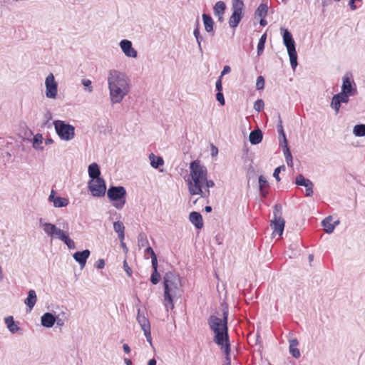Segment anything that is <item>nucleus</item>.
<instances>
[{
  "mask_svg": "<svg viewBox=\"0 0 365 365\" xmlns=\"http://www.w3.org/2000/svg\"><path fill=\"white\" fill-rule=\"evenodd\" d=\"M189 168L190 175L187 181L190 194L199 195L202 197L209 196V188L214 187L215 183L207 179V168L199 160L190 163Z\"/></svg>",
  "mask_w": 365,
  "mask_h": 365,
  "instance_id": "obj_1",
  "label": "nucleus"
},
{
  "mask_svg": "<svg viewBox=\"0 0 365 365\" xmlns=\"http://www.w3.org/2000/svg\"><path fill=\"white\" fill-rule=\"evenodd\" d=\"M108 86L110 100L113 103H120L129 91L127 78L124 74L116 71L110 72Z\"/></svg>",
  "mask_w": 365,
  "mask_h": 365,
  "instance_id": "obj_2",
  "label": "nucleus"
},
{
  "mask_svg": "<svg viewBox=\"0 0 365 365\" xmlns=\"http://www.w3.org/2000/svg\"><path fill=\"white\" fill-rule=\"evenodd\" d=\"M223 319L212 315L208 319V324L210 329L215 332V342L221 346L224 351L226 344H230L227 334V317L228 309L224 308L222 312Z\"/></svg>",
  "mask_w": 365,
  "mask_h": 365,
  "instance_id": "obj_3",
  "label": "nucleus"
},
{
  "mask_svg": "<svg viewBox=\"0 0 365 365\" xmlns=\"http://www.w3.org/2000/svg\"><path fill=\"white\" fill-rule=\"evenodd\" d=\"M164 299L163 304L166 309L174 308L173 297L180 287V278L178 274L169 272L163 277Z\"/></svg>",
  "mask_w": 365,
  "mask_h": 365,
  "instance_id": "obj_4",
  "label": "nucleus"
},
{
  "mask_svg": "<svg viewBox=\"0 0 365 365\" xmlns=\"http://www.w3.org/2000/svg\"><path fill=\"white\" fill-rule=\"evenodd\" d=\"M108 199L118 210L122 209L126 202V190L123 186H111L107 191Z\"/></svg>",
  "mask_w": 365,
  "mask_h": 365,
  "instance_id": "obj_5",
  "label": "nucleus"
},
{
  "mask_svg": "<svg viewBox=\"0 0 365 365\" xmlns=\"http://www.w3.org/2000/svg\"><path fill=\"white\" fill-rule=\"evenodd\" d=\"M282 207L277 204L274 205V219L271 221L270 226L273 230L272 235H278L279 237L282 235L285 221L282 217Z\"/></svg>",
  "mask_w": 365,
  "mask_h": 365,
  "instance_id": "obj_6",
  "label": "nucleus"
},
{
  "mask_svg": "<svg viewBox=\"0 0 365 365\" xmlns=\"http://www.w3.org/2000/svg\"><path fill=\"white\" fill-rule=\"evenodd\" d=\"M56 131L58 136L64 140H70L74 138L75 128L62 120H56L53 123Z\"/></svg>",
  "mask_w": 365,
  "mask_h": 365,
  "instance_id": "obj_7",
  "label": "nucleus"
},
{
  "mask_svg": "<svg viewBox=\"0 0 365 365\" xmlns=\"http://www.w3.org/2000/svg\"><path fill=\"white\" fill-rule=\"evenodd\" d=\"M232 14L230 17L229 24L232 28L237 26L243 16L244 3L242 0H233L232 4Z\"/></svg>",
  "mask_w": 365,
  "mask_h": 365,
  "instance_id": "obj_8",
  "label": "nucleus"
},
{
  "mask_svg": "<svg viewBox=\"0 0 365 365\" xmlns=\"http://www.w3.org/2000/svg\"><path fill=\"white\" fill-rule=\"evenodd\" d=\"M88 189L94 197H103L106 192V185L103 178L91 179L88 182Z\"/></svg>",
  "mask_w": 365,
  "mask_h": 365,
  "instance_id": "obj_9",
  "label": "nucleus"
},
{
  "mask_svg": "<svg viewBox=\"0 0 365 365\" xmlns=\"http://www.w3.org/2000/svg\"><path fill=\"white\" fill-rule=\"evenodd\" d=\"M277 130H278V132L279 133V134L283 138V142L282 143V146L283 148V153H284V157L286 158L287 163L289 166L292 167L293 165L292 156L291 152L289 150V148L288 147V142H287V140L284 131L282 122L281 120H279V123L277 125Z\"/></svg>",
  "mask_w": 365,
  "mask_h": 365,
  "instance_id": "obj_10",
  "label": "nucleus"
},
{
  "mask_svg": "<svg viewBox=\"0 0 365 365\" xmlns=\"http://www.w3.org/2000/svg\"><path fill=\"white\" fill-rule=\"evenodd\" d=\"M46 96L48 98H53L57 94V83L55 81L54 76L50 73L46 78Z\"/></svg>",
  "mask_w": 365,
  "mask_h": 365,
  "instance_id": "obj_11",
  "label": "nucleus"
},
{
  "mask_svg": "<svg viewBox=\"0 0 365 365\" xmlns=\"http://www.w3.org/2000/svg\"><path fill=\"white\" fill-rule=\"evenodd\" d=\"M137 320L144 331V334L147 339V341L150 344H151L152 337L150 331V324L149 320L144 315L140 314V309H138Z\"/></svg>",
  "mask_w": 365,
  "mask_h": 365,
  "instance_id": "obj_12",
  "label": "nucleus"
},
{
  "mask_svg": "<svg viewBox=\"0 0 365 365\" xmlns=\"http://www.w3.org/2000/svg\"><path fill=\"white\" fill-rule=\"evenodd\" d=\"M351 96L349 93L341 92L333 96L331 99V106L336 113H337L340 108L341 103H347L349 101V97Z\"/></svg>",
  "mask_w": 365,
  "mask_h": 365,
  "instance_id": "obj_13",
  "label": "nucleus"
},
{
  "mask_svg": "<svg viewBox=\"0 0 365 365\" xmlns=\"http://www.w3.org/2000/svg\"><path fill=\"white\" fill-rule=\"evenodd\" d=\"M120 48L124 53L132 58L137 56V51L132 47V43L128 40H122L120 43Z\"/></svg>",
  "mask_w": 365,
  "mask_h": 365,
  "instance_id": "obj_14",
  "label": "nucleus"
},
{
  "mask_svg": "<svg viewBox=\"0 0 365 365\" xmlns=\"http://www.w3.org/2000/svg\"><path fill=\"white\" fill-rule=\"evenodd\" d=\"M283 41L287 47V51H294V50H296L295 43L292 36L287 29L284 30Z\"/></svg>",
  "mask_w": 365,
  "mask_h": 365,
  "instance_id": "obj_15",
  "label": "nucleus"
},
{
  "mask_svg": "<svg viewBox=\"0 0 365 365\" xmlns=\"http://www.w3.org/2000/svg\"><path fill=\"white\" fill-rule=\"evenodd\" d=\"M89 255L90 251L88 250H85L82 252H76L74 253L73 258L79 263L81 267H83Z\"/></svg>",
  "mask_w": 365,
  "mask_h": 365,
  "instance_id": "obj_16",
  "label": "nucleus"
},
{
  "mask_svg": "<svg viewBox=\"0 0 365 365\" xmlns=\"http://www.w3.org/2000/svg\"><path fill=\"white\" fill-rule=\"evenodd\" d=\"M341 91L349 93L351 96H354L356 93V89L352 87V82L351 81L350 77L348 76H345L343 78Z\"/></svg>",
  "mask_w": 365,
  "mask_h": 365,
  "instance_id": "obj_17",
  "label": "nucleus"
},
{
  "mask_svg": "<svg viewBox=\"0 0 365 365\" xmlns=\"http://www.w3.org/2000/svg\"><path fill=\"white\" fill-rule=\"evenodd\" d=\"M53 193L54 191L52 190L51 195H49V200L53 202L54 207H62L68 205V200L67 198L61 197H54Z\"/></svg>",
  "mask_w": 365,
  "mask_h": 365,
  "instance_id": "obj_18",
  "label": "nucleus"
},
{
  "mask_svg": "<svg viewBox=\"0 0 365 365\" xmlns=\"http://www.w3.org/2000/svg\"><path fill=\"white\" fill-rule=\"evenodd\" d=\"M190 222L197 228L201 229L203 227L202 217L200 213L192 212L189 215Z\"/></svg>",
  "mask_w": 365,
  "mask_h": 365,
  "instance_id": "obj_19",
  "label": "nucleus"
},
{
  "mask_svg": "<svg viewBox=\"0 0 365 365\" xmlns=\"http://www.w3.org/2000/svg\"><path fill=\"white\" fill-rule=\"evenodd\" d=\"M55 322H56V318L51 313H48V312L45 313L41 317V324L45 327H48V328L51 327L54 324Z\"/></svg>",
  "mask_w": 365,
  "mask_h": 365,
  "instance_id": "obj_20",
  "label": "nucleus"
},
{
  "mask_svg": "<svg viewBox=\"0 0 365 365\" xmlns=\"http://www.w3.org/2000/svg\"><path fill=\"white\" fill-rule=\"evenodd\" d=\"M37 301V297L36 292L33 289H31L29 291L28 297L25 299L24 303L26 304L27 307L29 308V311H31L34 305L36 304Z\"/></svg>",
  "mask_w": 365,
  "mask_h": 365,
  "instance_id": "obj_21",
  "label": "nucleus"
},
{
  "mask_svg": "<svg viewBox=\"0 0 365 365\" xmlns=\"http://www.w3.org/2000/svg\"><path fill=\"white\" fill-rule=\"evenodd\" d=\"M226 6L223 1H217L214 6V14L218 17L219 21L222 20V16L225 13Z\"/></svg>",
  "mask_w": 365,
  "mask_h": 365,
  "instance_id": "obj_22",
  "label": "nucleus"
},
{
  "mask_svg": "<svg viewBox=\"0 0 365 365\" xmlns=\"http://www.w3.org/2000/svg\"><path fill=\"white\" fill-rule=\"evenodd\" d=\"M249 138L252 144L257 145L262 140V133L260 130H254L250 133Z\"/></svg>",
  "mask_w": 365,
  "mask_h": 365,
  "instance_id": "obj_23",
  "label": "nucleus"
},
{
  "mask_svg": "<svg viewBox=\"0 0 365 365\" xmlns=\"http://www.w3.org/2000/svg\"><path fill=\"white\" fill-rule=\"evenodd\" d=\"M298 344V341L296 339L289 341V351L295 359L299 358L301 355L300 351L297 348Z\"/></svg>",
  "mask_w": 365,
  "mask_h": 365,
  "instance_id": "obj_24",
  "label": "nucleus"
},
{
  "mask_svg": "<svg viewBox=\"0 0 365 365\" xmlns=\"http://www.w3.org/2000/svg\"><path fill=\"white\" fill-rule=\"evenodd\" d=\"M331 222H332L331 216L327 217L322 222L324 230L327 233H329V234L331 233L335 228V225H333Z\"/></svg>",
  "mask_w": 365,
  "mask_h": 365,
  "instance_id": "obj_25",
  "label": "nucleus"
},
{
  "mask_svg": "<svg viewBox=\"0 0 365 365\" xmlns=\"http://www.w3.org/2000/svg\"><path fill=\"white\" fill-rule=\"evenodd\" d=\"M100 174L101 171L96 163H93L88 166V175L91 179L101 178Z\"/></svg>",
  "mask_w": 365,
  "mask_h": 365,
  "instance_id": "obj_26",
  "label": "nucleus"
},
{
  "mask_svg": "<svg viewBox=\"0 0 365 365\" xmlns=\"http://www.w3.org/2000/svg\"><path fill=\"white\" fill-rule=\"evenodd\" d=\"M5 324H6L9 330L13 334L17 332L19 329L17 324L14 321L12 316H9L5 318Z\"/></svg>",
  "mask_w": 365,
  "mask_h": 365,
  "instance_id": "obj_27",
  "label": "nucleus"
},
{
  "mask_svg": "<svg viewBox=\"0 0 365 365\" xmlns=\"http://www.w3.org/2000/svg\"><path fill=\"white\" fill-rule=\"evenodd\" d=\"M113 229L118 233V237L120 240L122 242L124 240L125 237V227L123 222L120 221L115 222L113 223Z\"/></svg>",
  "mask_w": 365,
  "mask_h": 365,
  "instance_id": "obj_28",
  "label": "nucleus"
},
{
  "mask_svg": "<svg viewBox=\"0 0 365 365\" xmlns=\"http://www.w3.org/2000/svg\"><path fill=\"white\" fill-rule=\"evenodd\" d=\"M202 20L205 25V29L207 32L213 31V20L209 15L206 14H202Z\"/></svg>",
  "mask_w": 365,
  "mask_h": 365,
  "instance_id": "obj_29",
  "label": "nucleus"
},
{
  "mask_svg": "<svg viewBox=\"0 0 365 365\" xmlns=\"http://www.w3.org/2000/svg\"><path fill=\"white\" fill-rule=\"evenodd\" d=\"M149 159L150 160L151 166L154 168H158V167L164 164V160L163 158L155 156L153 153H151L149 155Z\"/></svg>",
  "mask_w": 365,
  "mask_h": 365,
  "instance_id": "obj_30",
  "label": "nucleus"
},
{
  "mask_svg": "<svg viewBox=\"0 0 365 365\" xmlns=\"http://www.w3.org/2000/svg\"><path fill=\"white\" fill-rule=\"evenodd\" d=\"M267 6L264 4H261L257 9L255 11V15L261 18H264L267 14Z\"/></svg>",
  "mask_w": 365,
  "mask_h": 365,
  "instance_id": "obj_31",
  "label": "nucleus"
},
{
  "mask_svg": "<svg viewBox=\"0 0 365 365\" xmlns=\"http://www.w3.org/2000/svg\"><path fill=\"white\" fill-rule=\"evenodd\" d=\"M353 133L356 136L365 135V124L356 125L354 127Z\"/></svg>",
  "mask_w": 365,
  "mask_h": 365,
  "instance_id": "obj_32",
  "label": "nucleus"
},
{
  "mask_svg": "<svg viewBox=\"0 0 365 365\" xmlns=\"http://www.w3.org/2000/svg\"><path fill=\"white\" fill-rule=\"evenodd\" d=\"M56 228L55 225L51 223L43 224V230L48 235L53 236L56 231Z\"/></svg>",
  "mask_w": 365,
  "mask_h": 365,
  "instance_id": "obj_33",
  "label": "nucleus"
},
{
  "mask_svg": "<svg viewBox=\"0 0 365 365\" xmlns=\"http://www.w3.org/2000/svg\"><path fill=\"white\" fill-rule=\"evenodd\" d=\"M266 39H267V34H264L260 37L258 44H257V54L258 55H261L262 53V52L264 51Z\"/></svg>",
  "mask_w": 365,
  "mask_h": 365,
  "instance_id": "obj_34",
  "label": "nucleus"
},
{
  "mask_svg": "<svg viewBox=\"0 0 365 365\" xmlns=\"http://www.w3.org/2000/svg\"><path fill=\"white\" fill-rule=\"evenodd\" d=\"M296 183L298 185L307 187L308 185H311V181L304 178L303 175H299L296 178Z\"/></svg>",
  "mask_w": 365,
  "mask_h": 365,
  "instance_id": "obj_35",
  "label": "nucleus"
},
{
  "mask_svg": "<svg viewBox=\"0 0 365 365\" xmlns=\"http://www.w3.org/2000/svg\"><path fill=\"white\" fill-rule=\"evenodd\" d=\"M288 54L289 56L290 64L293 68H294L297 65V54L296 50L294 51H288Z\"/></svg>",
  "mask_w": 365,
  "mask_h": 365,
  "instance_id": "obj_36",
  "label": "nucleus"
},
{
  "mask_svg": "<svg viewBox=\"0 0 365 365\" xmlns=\"http://www.w3.org/2000/svg\"><path fill=\"white\" fill-rule=\"evenodd\" d=\"M225 354V361L223 365H231V359H230V344H226L225 346V349L223 351Z\"/></svg>",
  "mask_w": 365,
  "mask_h": 365,
  "instance_id": "obj_37",
  "label": "nucleus"
},
{
  "mask_svg": "<svg viewBox=\"0 0 365 365\" xmlns=\"http://www.w3.org/2000/svg\"><path fill=\"white\" fill-rule=\"evenodd\" d=\"M138 246L140 247H145L148 245V240L144 233H140L138 237Z\"/></svg>",
  "mask_w": 365,
  "mask_h": 365,
  "instance_id": "obj_38",
  "label": "nucleus"
},
{
  "mask_svg": "<svg viewBox=\"0 0 365 365\" xmlns=\"http://www.w3.org/2000/svg\"><path fill=\"white\" fill-rule=\"evenodd\" d=\"M160 273L158 272V270H153V272L151 274V277H150L151 282L153 284H157L160 282Z\"/></svg>",
  "mask_w": 365,
  "mask_h": 365,
  "instance_id": "obj_39",
  "label": "nucleus"
},
{
  "mask_svg": "<svg viewBox=\"0 0 365 365\" xmlns=\"http://www.w3.org/2000/svg\"><path fill=\"white\" fill-rule=\"evenodd\" d=\"M264 87V78L263 76H259L257 78L256 88L257 90H262Z\"/></svg>",
  "mask_w": 365,
  "mask_h": 365,
  "instance_id": "obj_40",
  "label": "nucleus"
},
{
  "mask_svg": "<svg viewBox=\"0 0 365 365\" xmlns=\"http://www.w3.org/2000/svg\"><path fill=\"white\" fill-rule=\"evenodd\" d=\"M264 106V103L262 99H258L254 103V108L258 112L263 110Z\"/></svg>",
  "mask_w": 365,
  "mask_h": 365,
  "instance_id": "obj_41",
  "label": "nucleus"
},
{
  "mask_svg": "<svg viewBox=\"0 0 365 365\" xmlns=\"http://www.w3.org/2000/svg\"><path fill=\"white\" fill-rule=\"evenodd\" d=\"M69 249H74L75 248V243L69 237L68 235L66 237H64V239L62 240Z\"/></svg>",
  "mask_w": 365,
  "mask_h": 365,
  "instance_id": "obj_42",
  "label": "nucleus"
},
{
  "mask_svg": "<svg viewBox=\"0 0 365 365\" xmlns=\"http://www.w3.org/2000/svg\"><path fill=\"white\" fill-rule=\"evenodd\" d=\"M54 235L61 240H63L64 239V237L68 235V233L62 231L58 228H56V231L54 232Z\"/></svg>",
  "mask_w": 365,
  "mask_h": 365,
  "instance_id": "obj_43",
  "label": "nucleus"
},
{
  "mask_svg": "<svg viewBox=\"0 0 365 365\" xmlns=\"http://www.w3.org/2000/svg\"><path fill=\"white\" fill-rule=\"evenodd\" d=\"M148 255L150 256V258L156 257L155 252L151 247H148L145 250V257L148 259Z\"/></svg>",
  "mask_w": 365,
  "mask_h": 365,
  "instance_id": "obj_44",
  "label": "nucleus"
},
{
  "mask_svg": "<svg viewBox=\"0 0 365 365\" xmlns=\"http://www.w3.org/2000/svg\"><path fill=\"white\" fill-rule=\"evenodd\" d=\"M42 136L40 135H36L34 138V148H37L38 146H39L41 143H42Z\"/></svg>",
  "mask_w": 365,
  "mask_h": 365,
  "instance_id": "obj_45",
  "label": "nucleus"
},
{
  "mask_svg": "<svg viewBox=\"0 0 365 365\" xmlns=\"http://www.w3.org/2000/svg\"><path fill=\"white\" fill-rule=\"evenodd\" d=\"M259 184L261 190H263L267 186V181L262 175L259 177Z\"/></svg>",
  "mask_w": 365,
  "mask_h": 365,
  "instance_id": "obj_46",
  "label": "nucleus"
},
{
  "mask_svg": "<svg viewBox=\"0 0 365 365\" xmlns=\"http://www.w3.org/2000/svg\"><path fill=\"white\" fill-rule=\"evenodd\" d=\"M282 168L284 169V166L282 165V166L277 167V168H275L274 173H273V176L275 178V179L278 182L280 180L279 175V173H280Z\"/></svg>",
  "mask_w": 365,
  "mask_h": 365,
  "instance_id": "obj_47",
  "label": "nucleus"
},
{
  "mask_svg": "<svg viewBox=\"0 0 365 365\" xmlns=\"http://www.w3.org/2000/svg\"><path fill=\"white\" fill-rule=\"evenodd\" d=\"M82 83L86 88H88V91L89 92H91L93 91V88L91 86V81L90 80L83 79Z\"/></svg>",
  "mask_w": 365,
  "mask_h": 365,
  "instance_id": "obj_48",
  "label": "nucleus"
},
{
  "mask_svg": "<svg viewBox=\"0 0 365 365\" xmlns=\"http://www.w3.org/2000/svg\"><path fill=\"white\" fill-rule=\"evenodd\" d=\"M216 98L222 106L225 105V98L222 92L217 93Z\"/></svg>",
  "mask_w": 365,
  "mask_h": 365,
  "instance_id": "obj_49",
  "label": "nucleus"
},
{
  "mask_svg": "<svg viewBox=\"0 0 365 365\" xmlns=\"http://www.w3.org/2000/svg\"><path fill=\"white\" fill-rule=\"evenodd\" d=\"M123 267H124V269L125 271V272L127 273V274L130 277L132 275V270L130 269V267L128 266L126 260H125L123 262Z\"/></svg>",
  "mask_w": 365,
  "mask_h": 365,
  "instance_id": "obj_50",
  "label": "nucleus"
},
{
  "mask_svg": "<svg viewBox=\"0 0 365 365\" xmlns=\"http://www.w3.org/2000/svg\"><path fill=\"white\" fill-rule=\"evenodd\" d=\"M306 187V195L307 196H312V194H313V190H312L313 184H312V182H311V185H308L307 187Z\"/></svg>",
  "mask_w": 365,
  "mask_h": 365,
  "instance_id": "obj_51",
  "label": "nucleus"
},
{
  "mask_svg": "<svg viewBox=\"0 0 365 365\" xmlns=\"http://www.w3.org/2000/svg\"><path fill=\"white\" fill-rule=\"evenodd\" d=\"M194 36H195L196 38V40L198 43L199 45H200V31H199V29L197 27L195 30H194Z\"/></svg>",
  "mask_w": 365,
  "mask_h": 365,
  "instance_id": "obj_52",
  "label": "nucleus"
},
{
  "mask_svg": "<svg viewBox=\"0 0 365 365\" xmlns=\"http://www.w3.org/2000/svg\"><path fill=\"white\" fill-rule=\"evenodd\" d=\"M151 263L153 270H158V259L157 256L151 258Z\"/></svg>",
  "mask_w": 365,
  "mask_h": 365,
  "instance_id": "obj_53",
  "label": "nucleus"
},
{
  "mask_svg": "<svg viewBox=\"0 0 365 365\" xmlns=\"http://www.w3.org/2000/svg\"><path fill=\"white\" fill-rule=\"evenodd\" d=\"M96 267L98 269H103L105 267V262L103 259H100L96 262Z\"/></svg>",
  "mask_w": 365,
  "mask_h": 365,
  "instance_id": "obj_54",
  "label": "nucleus"
},
{
  "mask_svg": "<svg viewBox=\"0 0 365 365\" xmlns=\"http://www.w3.org/2000/svg\"><path fill=\"white\" fill-rule=\"evenodd\" d=\"M222 78H219V79L216 82V88L218 91V92H221L222 90Z\"/></svg>",
  "mask_w": 365,
  "mask_h": 365,
  "instance_id": "obj_55",
  "label": "nucleus"
},
{
  "mask_svg": "<svg viewBox=\"0 0 365 365\" xmlns=\"http://www.w3.org/2000/svg\"><path fill=\"white\" fill-rule=\"evenodd\" d=\"M230 67L229 66H225L223 68L222 71L221 72L220 78H222L224 75L230 72Z\"/></svg>",
  "mask_w": 365,
  "mask_h": 365,
  "instance_id": "obj_56",
  "label": "nucleus"
},
{
  "mask_svg": "<svg viewBox=\"0 0 365 365\" xmlns=\"http://www.w3.org/2000/svg\"><path fill=\"white\" fill-rule=\"evenodd\" d=\"M123 347L125 353L129 354L130 352V349L128 344H124Z\"/></svg>",
  "mask_w": 365,
  "mask_h": 365,
  "instance_id": "obj_57",
  "label": "nucleus"
},
{
  "mask_svg": "<svg viewBox=\"0 0 365 365\" xmlns=\"http://www.w3.org/2000/svg\"><path fill=\"white\" fill-rule=\"evenodd\" d=\"M148 365H156V360L155 359H151L148 361Z\"/></svg>",
  "mask_w": 365,
  "mask_h": 365,
  "instance_id": "obj_58",
  "label": "nucleus"
},
{
  "mask_svg": "<svg viewBox=\"0 0 365 365\" xmlns=\"http://www.w3.org/2000/svg\"><path fill=\"white\" fill-rule=\"evenodd\" d=\"M125 363L126 365H133L131 360L129 359H125Z\"/></svg>",
  "mask_w": 365,
  "mask_h": 365,
  "instance_id": "obj_59",
  "label": "nucleus"
},
{
  "mask_svg": "<svg viewBox=\"0 0 365 365\" xmlns=\"http://www.w3.org/2000/svg\"><path fill=\"white\" fill-rule=\"evenodd\" d=\"M205 211H206L207 212H211V211H212V207H211L210 206H206V207H205Z\"/></svg>",
  "mask_w": 365,
  "mask_h": 365,
  "instance_id": "obj_60",
  "label": "nucleus"
},
{
  "mask_svg": "<svg viewBox=\"0 0 365 365\" xmlns=\"http://www.w3.org/2000/svg\"><path fill=\"white\" fill-rule=\"evenodd\" d=\"M259 23L262 26H265L267 24V21L264 19H263V18H262Z\"/></svg>",
  "mask_w": 365,
  "mask_h": 365,
  "instance_id": "obj_61",
  "label": "nucleus"
},
{
  "mask_svg": "<svg viewBox=\"0 0 365 365\" xmlns=\"http://www.w3.org/2000/svg\"><path fill=\"white\" fill-rule=\"evenodd\" d=\"M217 153V148H215V146H212V155H215Z\"/></svg>",
  "mask_w": 365,
  "mask_h": 365,
  "instance_id": "obj_62",
  "label": "nucleus"
},
{
  "mask_svg": "<svg viewBox=\"0 0 365 365\" xmlns=\"http://www.w3.org/2000/svg\"><path fill=\"white\" fill-rule=\"evenodd\" d=\"M339 222L337 220V221L334 222V223H332V224H333V225H335V226H336V225H337L339 224Z\"/></svg>",
  "mask_w": 365,
  "mask_h": 365,
  "instance_id": "obj_63",
  "label": "nucleus"
},
{
  "mask_svg": "<svg viewBox=\"0 0 365 365\" xmlns=\"http://www.w3.org/2000/svg\"><path fill=\"white\" fill-rule=\"evenodd\" d=\"M312 257H313L312 255H309L310 260H312Z\"/></svg>",
  "mask_w": 365,
  "mask_h": 365,
  "instance_id": "obj_64",
  "label": "nucleus"
}]
</instances>
